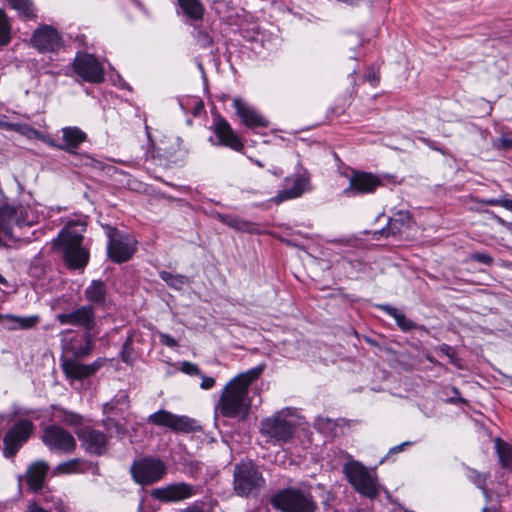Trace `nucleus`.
Segmentation results:
<instances>
[{"mask_svg": "<svg viewBox=\"0 0 512 512\" xmlns=\"http://www.w3.org/2000/svg\"><path fill=\"white\" fill-rule=\"evenodd\" d=\"M31 413L30 410L28 409H25V408H16L13 413H12V417H15V416H27Z\"/></svg>", "mask_w": 512, "mask_h": 512, "instance_id": "54", "label": "nucleus"}, {"mask_svg": "<svg viewBox=\"0 0 512 512\" xmlns=\"http://www.w3.org/2000/svg\"><path fill=\"white\" fill-rule=\"evenodd\" d=\"M159 340L162 345L169 347V348H175L178 346L177 340L175 338H173L171 335L166 334V333H160Z\"/></svg>", "mask_w": 512, "mask_h": 512, "instance_id": "44", "label": "nucleus"}, {"mask_svg": "<svg viewBox=\"0 0 512 512\" xmlns=\"http://www.w3.org/2000/svg\"><path fill=\"white\" fill-rule=\"evenodd\" d=\"M214 133L217 136L218 142L216 143L214 139L210 137L209 141L213 145L227 146L235 151H240L243 148V143L234 133L226 119L220 117L216 120L214 125Z\"/></svg>", "mask_w": 512, "mask_h": 512, "instance_id": "21", "label": "nucleus"}, {"mask_svg": "<svg viewBox=\"0 0 512 512\" xmlns=\"http://www.w3.org/2000/svg\"><path fill=\"white\" fill-rule=\"evenodd\" d=\"M184 512H204L202 508L199 507H191L186 509Z\"/></svg>", "mask_w": 512, "mask_h": 512, "instance_id": "58", "label": "nucleus"}, {"mask_svg": "<svg viewBox=\"0 0 512 512\" xmlns=\"http://www.w3.org/2000/svg\"><path fill=\"white\" fill-rule=\"evenodd\" d=\"M469 479L476 485L477 488L483 490L485 493L487 476L476 470H470Z\"/></svg>", "mask_w": 512, "mask_h": 512, "instance_id": "40", "label": "nucleus"}, {"mask_svg": "<svg viewBox=\"0 0 512 512\" xmlns=\"http://www.w3.org/2000/svg\"><path fill=\"white\" fill-rule=\"evenodd\" d=\"M62 325L78 326L84 329V333H91L96 326V315L93 305H82L67 313L56 316Z\"/></svg>", "mask_w": 512, "mask_h": 512, "instance_id": "18", "label": "nucleus"}, {"mask_svg": "<svg viewBox=\"0 0 512 512\" xmlns=\"http://www.w3.org/2000/svg\"><path fill=\"white\" fill-rule=\"evenodd\" d=\"M0 318L5 321L6 328L10 330L16 328L29 329L34 327L39 322V316L37 315L21 317L7 314L0 316Z\"/></svg>", "mask_w": 512, "mask_h": 512, "instance_id": "27", "label": "nucleus"}, {"mask_svg": "<svg viewBox=\"0 0 512 512\" xmlns=\"http://www.w3.org/2000/svg\"><path fill=\"white\" fill-rule=\"evenodd\" d=\"M202 379L200 387L204 390L211 389L215 385V379L213 377H209L204 375L201 372V375H199Z\"/></svg>", "mask_w": 512, "mask_h": 512, "instance_id": "47", "label": "nucleus"}, {"mask_svg": "<svg viewBox=\"0 0 512 512\" xmlns=\"http://www.w3.org/2000/svg\"><path fill=\"white\" fill-rule=\"evenodd\" d=\"M379 308L389 316L393 317L396 324L403 332H409L416 328V323L408 319L403 313L399 312L397 308L389 304L379 305Z\"/></svg>", "mask_w": 512, "mask_h": 512, "instance_id": "28", "label": "nucleus"}, {"mask_svg": "<svg viewBox=\"0 0 512 512\" xmlns=\"http://www.w3.org/2000/svg\"><path fill=\"white\" fill-rule=\"evenodd\" d=\"M469 259L472 261L484 264L486 266H491L494 262V259L492 256H490L487 253H481V252L471 253L469 256Z\"/></svg>", "mask_w": 512, "mask_h": 512, "instance_id": "41", "label": "nucleus"}, {"mask_svg": "<svg viewBox=\"0 0 512 512\" xmlns=\"http://www.w3.org/2000/svg\"><path fill=\"white\" fill-rule=\"evenodd\" d=\"M1 127H4V128H6L8 130H12V131H16V132H20L22 134H25L27 125L19 124V123L4 122V123H1Z\"/></svg>", "mask_w": 512, "mask_h": 512, "instance_id": "46", "label": "nucleus"}, {"mask_svg": "<svg viewBox=\"0 0 512 512\" xmlns=\"http://www.w3.org/2000/svg\"><path fill=\"white\" fill-rule=\"evenodd\" d=\"M0 284L7 285V280L0 274Z\"/></svg>", "mask_w": 512, "mask_h": 512, "instance_id": "62", "label": "nucleus"}, {"mask_svg": "<svg viewBox=\"0 0 512 512\" xmlns=\"http://www.w3.org/2000/svg\"><path fill=\"white\" fill-rule=\"evenodd\" d=\"M73 68L75 73L89 83H100L104 80V68L93 54L77 53Z\"/></svg>", "mask_w": 512, "mask_h": 512, "instance_id": "16", "label": "nucleus"}, {"mask_svg": "<svg viewBox=\"0 0 512 512\" xmlns=\"http://www.w3.org/2000/svg\"><path fill=\"white\" fill-rule=\"evenodd\" d=\"M401 451H403V447L401 446V444H399V445H396V446L390 448L389 454H395V453H399Z\"/></svg>", "mask_w": 512, "mask_h": 512, "instance_id": "57", "label": "nucleus"}, {"mask_svg": "<svg viewBox=\"0 0 512 512\" xmlns=\"http://www.w3.org/2000/svg\"><path fill=\"white\" fill-rule=\"evenodd\" d=\"M159 277L163 280L169 287L175 290H181L184 285L190 283L189 277L182 274H172L168 271H160Z\"/></svg>", "mask_w": 512, "mask_h": 512, "instance_id": "30", "label": "nucleus"}, {"mask_svg": "<svg viewBox=\"0 0 512 512\" xmlns=\"http://www.w3.org/2000/svg\"><path fill=\"white\" fill-rule=\"evenodd\" d=\"M11 7L18 11L25 19H31L34 15V7L30 0H7Z\"/></svg>", "mask_w": 512, "mask_h": 512, "instance_id": "33", "label": "nucleus"}, {"mask_svg": "<svg viewBox=\"0 0 512 512\" xmlns=\"http://www.w3.org/2000/svg\"><path fill=\"white\" fill-rule=\"evenodd\" d=\"M254 163L258 166V167H264L263 163L259 160H255Z\"/></svg>", "mask_w": 512, "mask_h": 512, "instance_id": "63", "label": "nucleus"}, {"mask_svg": "<svg viewBox=\"0 0 512 512\" xmlns=\"http://www.w3.org/2000/svg\"><path fill=\"white\" fill-rule=\"evenodd\" d=\"M107 255L112 262L120 264L129 261L137 250L136 239L112 226H106Z\"/></svg>", "mask_w": 512, "mask_h": 512, "instance_id": "9", "label": "nucleus"}, {"mask_svg": "<svg viewBox=\"0 0 512 512\" xmlns=\"http://www.w3.org/2000/svg\"><path fill=\"white\" fill-rule=\"evenodd\" d=\"M84 220H70L53 240V246L60 250L65 265L72 270H83L90 258L89 249L84 245Z\"/></svg>", "mask_w": 512, "mask_h": 512, "instance_id": "2", "label": "nucleus"}, {"mask_svg": "<svg viewBox=\"0 0 512 512\" xmlns=\"http://www.w3.org/2000/svg\"><path fill=\"white\" fill-rule=\"evenodd\" d=\"M426 143H428V145L433 148L434 150H437L439 152H441L442 154H444V151L441 149V148H436L432 145V142L431 141H426Z\"/></svg>", "mask_w": 512, "mask_h": 512, "instance_id": "60", "label": "nucleus"}, {"mask_svg": "<svg viewBox=\"0 0 512 512\" xmlns=\"http://www.w3.org/2000/svg\"><path fill=\"white\" fill-rule=\"evenodd\" d=\"M25 135H27L29 138L40 140L41 142L47 144L48 146L57 148V143L49 135H44L40 131L28 125L26 127Z\"/></svg>", "mask_w": 512, "mask_h": 512, "instance_id": "38", "label": "nucleus"}, {"mask_svg": "<svg viewBox=\"0 0 512 512\" xmlns=\"http://www.w3.org/2000/svg\"><path fill=\"white\" fill-rule=\"evenodd\" d=\"M78 438L86 452L102 455L107 450L108 438L105 433L85 427L78 432Z\"/></svg>", "mask_w": 512, "mask_h": 512, "instance_id": "20", "label": "nucleus"}, {"mask_svg": "<svg viewBox=\"0 0 512 512\" xmlns=\"http://www.w3.org/2000/svg\"><path fill=\"white\" fill-rule=\"evenodd\" d=\"M343 473L356 492L369 499L379 495V484L375 472L370 471L361 462L352 460L344 464Z\"/></svg>", "mask_w": 512, "mask_h": 512, "instance_id": "6", "label": "nucleus"}, {"mask_svg": "<svg viewBox=\"0 0 512 512\" xmlns=\"http://www.w3.org/2000/svg\"><path fill=\"white\" fill-rule=\"evenodd\" d=\"M296 410L284 408L263 418L259 424V433L270 445H283L290 442L295 434L298 423L293 419Z\"/></svg>", "mask_w": 512, "mask_h": 512, "instance_id": "4", "label": "nucleus"}, {"mask_svg": "<svg viewBox=\"0 0 512 512\" xmlns=\"http://www.w3.org/2000/svg\"><path fill=\"white\" fill-rule=\"evenodd\" d=\"M62 143H57V149L68 153H76V149L87 140V134L79 127L69 126L62 128Z\"/></svg>", "mask_w": 512, "mask_h": 512, "instance_id": "24", "label": "nucleus"}, {"mask_svg": "<svg viewBox=\"0 0 512 512\" xmlns=\"http://www.w3.org/2000/svg\"><path fill=\"white\" fill-rule=\"evenodd\" d=\"M262 372L263 366H257L230 380L222 391L216 410L223 417L245 420L251 408L248 387Z\"/></svg>", "mask_w": 512, "mask_h": 512, "instance_id": "1", "label": "nucleus"}, {"mask_svg": "<svg viewBox=\"0 0 512 512\" xmlns=\"http://www.w3.org/2000/svg\"><path fill=\"white\" fill-rule=\"evenodd\" d=\"M233 107L243 124L248 128L267 127L269 121L263 117L253 106L247 104L241 98H234Z\"/></svg>", "mask_w": 512, "mask_h": 512, "instance_id": "22", "label": "nucleus"}, {"mask_svg": "<svg viewBox=\"0 0 512 512\" xmlns=\"http://www.w3.org/2000/svg\"><path fill=\"white\" fill-rule=\"evenodd\" d=\"M412 444H413V442L405 441V442L401 443V446L403 447V450H404L406 447H409Z\"/></svg>", "mask_w": 512, "mask_h": 512, "instance_id": "61", "label": "nucleus"}, {"mask_svg": "<svg viewBox=\"0 0 512 512\" xmlns=\"http://www.w3.org/2000/svg\"><path fill=\"white\" fill-rule=\"evenodd\" d=\"M11 41V24L3 10L0 9V46H6Z\"/></svg>", "mask_w": 512, "mask_h": 512, "instance_id": "35", "label": "nucleus"}, {"mask_svg": "<svg viewBox=\"0 0 512 512\" xmlns=\"http://www.w3.org/2000/svg\"><path fill=\"white\" fill-rule=\"evenodd\" d=\"M64 420L71 425H78L81 423L82 417L76 413L69 412L65 414Z\"/></svg>", "mask_w": 512, "mask_h": 512, "instance_id": "49", "label": "nucleus"}, {"mask_svg": "<svg viewBox=\"0 0 512 512\" xmlns=\"http://www.w3.org/2000/svg\"><path fill=\"white\" fill-rule=\"evenodd\" d=\"M137 510H138V512H143V510H144V500L143 499H141Z\"/></svg>", "mask_w": 512, "mask_h": 512, "instance_id": "59", "label": "nucleus"}, {"mask_svg": "<svg viewBox=\"0 0 512 512\" xmlns=\"http://www.w3.org/2000/svg\"><path fill=\"white\" fill-rule=\"evenodd\" d=\"M271 505L282 512H315L318 508L308 487H288L271 497Z\"/></svg>", "mask_w": 512, "mask_h": 512, "instance_id": "5", "label": "nucleus"}, {"mask_svg": "<svg viewBox=\"0 0 512 512\" xmlns=\"http://www.w3.org/2000/svg\"><path fill=\"white\" fill-rule=\"evenodd\" d=\"M196 40H197L198 45L204 49L210 47L213 44L212 37L207 32L202 31V30L197 32Z\"/></svg>", "mask_w": 512, "mask_h": 512, "instance_id": "42", "label": "nucleus"}, {"mask_svg": "<svg viewBox=\"0 0 512 512\" xmlns=\"http://www.w3.org/2000/svg\"><path fill=\"white\" fill-rule=\"evenodd\" d=\"M495 448H496L501 466L506 469H511L512 468V447L508 443H506L498 438L495 442Z\"/></svg>", "mask_w": 512, "mask_h": 512, "instance_id": "31", "label": "nucleus"}, {"mask_svg": "<svg viewBox=\"0 0 512 512\" xmlns=\"http://www.w3.org/2000/svg\"><path fill=\"white\" fill-rule=\"evenodd\" d=\"M475 202L489 206H501L509 211H512V199L505 197L489 199L475 198Z\"/></svg>", "mask_w": 512, "mask_h": 512, "instance_id": "37", "label": "nucleus"}, {"mask_svg": "<svg viewBox=\"0 0 512 512\" xmlns=\"http://www.w3.org/2000/svg\"><path fill=\"white\" fill-rule=\"evenodd\" d=\"M48 470L49 466L45 461L38 460L33 462L26 472V482L29 488L35 492L41 490Z\"/></svg>", "mask_w": 512, "mask_h": 512, "instance_id": "25", "label": "nucleus"}, {"mask_svg": "<svg viewBox=\"0 0 512 512\" xmlns=\"http://www.w3.org/2000/svg\"><path fill=\"white\" fill-rule=\"evenodd\" d=\"M94 342L91 333H83L79 344L69 342L65 349L71 352L73 358L62 360V369L67 378L72 380H82L94 375L103 365V360L98 358L91 364H82L78 359L88 357L93 349Z\"/></svg>", "mask_w": 512, "mask_h": 512, "instance_id": "3", "label": "nucleus"}, {"mask_svg": "<svg viewBox=\"0 0 512 512\" xmlns=\"http://www.w3.org/2000/svg\"><path fill=\"white\" fill-rule=\"evenodd\" d=\"M132 344H133L132 337L128 336L126 338L125 342L123 343V346H122V349H121V353H120L121 360L124 363L130 364L134 360Z\"/></svg>", "mask_w": 512, "mask_h": 512, "instance_id": "39", "label": "nucleus"}, {"mask_svg": "<svg viewBox=\"0 0 512 512\" xmlns=\"http://www.w3.org/2000/svg\"><path fill=\"white\" fill-rule=\"evenodd\" d=\"M264 484L262 473L252 461L241 462L234 466L233 488L237 495L257 496Z\"/></svg>", "mask_w": 512, "mask_h": 512, "instance_id": "7", "label": "nucleus"}, {"mask_svg": "<svg viewBox=\"0 0 512 512\" xmlns=\"http://www.w3.org/2000/svg\"><path fill=\"white\" fill-rule=\"evenodd\" d=\"M438 350H439L442 354H444L445 356H447V357L450 359L451 363H453V364L455 363V359H456V352H455V350H454V348H453V347H451V346H450V345H448V344L443 343V344H441V345L438 347Z\"/></svg>", "mask_w": 512, "mask_h": 512, "instance_id": "45", "label": "nucleus"}, {"mask_svg": "<svg viewBox=\"0 0 512 512\" xmlns=\"http://www.w3.org/2000/svg\"><path fill=\"white\" fill-rule=\"evenodd\" d=\"M412 215L407 210H399L395 212L387 221L392 237L401 235L404 231L411 227Z\"/></svg>", "mask_w": 512, "mask_h": 512, "instance_id": "26", "label": "nucleus"}, {"mask_svg": "<svg viewBox=\"0 0 512 512\" xmlns=\"http://www.w3.org/2000/svg\"><path fill=\"white\" fill-rule=\"evenodd\" d=\"M87 472H91L94 475H99V467L96 463L85 462Z\"/></svg>", "mask_w": 512, "mask_h": 512, "instance_id": "53", "label": "nucleus"}, {"mask_svg": "<svg viewBox=\"0 0 512 512\" xmlns=\"http://www.w3.org/2000/svg\"><path fill=\"white\" fill-rule=\"evenodd\" d=\"M216 218L223 224H226L232 228L238 230H245L247 226V222L241 220L238 217H233L227 214L217 213Z\"/></svg>", "mask_w": 512, "mask_h": 512, "instance_id": "36", "label": "nucleus"}, {"mask_svg": "<svg viewBox=\"0 0 512 512\" xmlns=\"http://www.w3.org/2000/svg\"><path fill=\"white\" fill-rule=\"evenodd\" d=\"M183 13L192 20H200L203 16V7L199 0H178Z\"/></svg>", "mask_w": 512, "mask_h": 512, "instance_id": "29", "label": "nucleus"}, {"mask_svg": "<svg viewBox=\"0 0 512 512\" xmlns=\"http://www.w3.org/2000/svg\"><path fill=\"white\" fill-rule=\"evenodd\" d=\"M85 462V460L80 458H74L69 461L60 463L57 466V471L62 474L87 473Z\"/></svg>", "mask_w": 512, "mask_h": 512, "instance_id": "32", "label": "nucleus"}, {"mask_svg": "<svg viewBox=\"0 0 512 512\" xmlns=\"http://www.w3.org/2000/svg\"><path fill=\"white\" fill-rule=\"evenodd\" d=\"M197 489L188 483L177 482L151 491V496L161 502H179L195 495Z\"/></svg>", "mask_w": 512, "mask_h": 512, "instance_id": "19", "label": "nucleus"}, {"mask_svg": "<svg viewBox=\"0 0 512 512\" xmlns=\"http://www.w3.org/2000/svg\"><path fill=\"white\" fill-rule=\"evenodd\" d=\"M337 422L328 417L318 416L314 421V427L324 435H332L335 432Z\"/></svg>", "mask_w": 512, "mask_h": 512, "instance_id": "34", "label": "nucleus"}, {"mask_svg": "<svg viewBox=\"0 0 512 512\" xmlns=\"http://www.w3.org/2000/svg\"><path fill=\"white\" fill-rule=\"evenodd\" d=\"M130 472L137 484L152 485L166 475L167 465L158 457L147 456L134 461Z\"/></svg>", "mask_w": 512, "mask_h": 512, "instance_id": "10", "label": "nucleus"}, {"mask_svg": "<svg viewBox=\"0 0 512 512\" xmlns=\"http://www.w3.org/2000/svg\"><path fill=\"white\" fill-rule=\"evenodd\" d=\"M24 512H49V511L40 507L36 502H31L28 504V506Z\"/></svg>", "mask_w": 512, "mask_h": 512, "instance_id": "51", "label": "nucleus"}, {"mask_svg": "<svg viewBox=\"0 0 512 512\" xmlns=\"http://www.w3.org/2000/svg\"><path fill=\"white\" fill-rule=\"evenodd\" d=\"M147 422L156 426L168 428L175 433L188 434L202 430V427L197 420L186 415H176L164 409H160L149 415Z\"/></svg>", "mask_w": 512, "mask_h": 512, "instance_id": "11", "label": "nucleus"}, {"mask_svg": "<svg viewBox=\"0 0 512 512\" xmlns=\"http://www.w3.org/2000/svg\"><path fill=\"white\" fill-rule=\"evenodd\" d=\"M367 79H368L369 81H372V80H373V81H375V80H376V76H375V75H373V76H371V77H370V76H368V77H367Z\"/></svg>", "mask_w": 512, "mask_h": 512, "instance_id": "64", "label": "nucleus"}, {"mask_svg": "<svg viewBox=\"0 0 512 512\" xmlns=\"http://www.w3.org/2000/svg\"><path fill=\"white\" fill-rule=\"evenodd\" d=\"M30 43L39 53H57L63 46V38L57 29L44 24L33 31Z\"/></svg>", "mask_w": 512, "mask_h": 512, "instance_id": "15", "label": "nucleus"}, {"mask_svg": "<svg viewBox=\"0 0 512 512\" xmlns=\"http://www.w3.org/2000/svg\"><path fill=\"white\" fill-rule=\"evenodd\" d=\"M285 183L286 187L279 191L278 194L272 199V201L276 204L299 198L304 193L310 192L312 190L311 176L306 169H301V171L286 177Z\"/></svg>", "mask_w": 512, "mask_h": 512, "instance_id": "13", "label": "nucleus"}, {"mask_svg": "<svg viewBox=\"0 0 512 512\" xmlns=\"http://www.w3.org/2000/svg\"><path fill=\"white\" fill-rule=\"evenodd\" d=\"M85 299L88 305H93L94 309L100 308L106 310L110 306L108 299L107 286L102 280H92L84 290Z\"/></svg>", "mask_w": 512, "mask_h": 512, "instance_id": "23", "label": "nucleus"}, {"mask_svg": "<svg viewBox=\"0 0 512 512\" xmlns=\"http://www.w3.org/2000/svg\"><path fill=\"white\" fill-rule=\"evenodd\" d=\"M41 440L52 453L56 454H69L76 448L74 436L58 425L47 426L42 432Z\"/></svg>", "mask_w": 512, "mask_h": 512, "instance_id": "12", "label": "nucleus"}, {"mask_svg": "<svg viewBox=\"0 0 512 512\" xmlns=\"http://www.w3.org/2000/svg\"><path fill=\"white\" fill-rule=\"evenodd\" d=\"M373 239L379 240L381 237L389 238L392 237V234H390L389 226L386 224L383 228L376 230L372 233Z\"/></svg>", "mask_w": 512, "mask_h": 512, "instance_id": "48", "label": "nucleus"}, {"mask_svg": "<svg viewBox=\"0 0 512 512\" xmlns=\"http://www.w3.org/2000/svg\"><path fill=\"white\" fill-rule=\"evenodd\" d=\"M180 370L188 375H201V370L199 369V367L196 364L188 361H184L181 363Z\"/></svg>", "mask_w": 512, "mask_h": 512, "instance_id": "43", "label": "nucleus"}, {"mask_svg": "<svg viewBox=\"0 0 512 512\" xmlns=\"http://www.w3.org/2000/svg\"><path fill=\"white\" fill-rule=\"evenodd\" d=\"M269 172L274 176H281L283 174V171L279 167H273L272 169H269Z\"/></svg>", "mask_w": 512, "mask_h": 512, "instance_id": "56", "label": "nucleus"}, {"mask_svg": "<svg viewBox=\"0 0 512 512\" xmlns=\"http://www.w3.org/2000/svg\"><path fill=\"white\" fill-rule=\"evenodd\" d=\"M485 213L489 214L493 219L496 220V222L498 224H500L501 226H504V227H510L512 226V223H508L506 222L503 218H501L500 216L496 215L493 211H490V210H485L484 211Z\"/></svg>", "mask_w": 512, "mask_h": 512, "instance_id": "50", "label": "nucleus"}, {"mask_svg": "<svg viewBox=\"0 0 512 512\" xmlns=\"http://www.w3.org/2000/svg\"><path fill=\"white\" fill-rule=\"evenodd\" d=\"M34 430V423L28 418H21L15 421L3 434V457L5 459H13L29 441Z\"/></svg>", "mask_w": 512, "mask_h": 512, "instance_id": "8", "label": "nucleus"}, {"mask_svg": "<svg viewBox=\"0 0 512 512\" xmlns=\"http://www.w3.org/2000/svg\"><path fill=\"white\" fill-rule=\"evenodd\" d=\"M25 212L26 210L22 206L5 204L0 207V247L5 246L4 237L13 239L14 225L19 227L30 225V222L26 221L24 217Z\"/></svg>", "mask_w": 512, "mask_h": 512, "instance_id": "17", "label": "nucleus"}, {"mask_svg": "<svg viewBox=\"0 0 512 512\" xmlns=\"http://www.w3.org/2000/svg\"><path fill=\"white\" fill-rule=\"evenodd\" d=\"M106 426H107V428H108V429H109L111 426H113V427L116 429V431H117V433H118L119 435H122V434L124 433V428H123V427H122L118 422H115V421H113V420H111V419H109V420L107 421Z\"/></svg>", "mask_w": 512, "mask_h": 512, "instance_id": "52", "label": "nucleus"}, {"mask_svg": "<svg viewBox=\"0 0 512 512\" xmlns=\"http://www.w3.org/2000/svg\"><path fill=\"white\" fill-rule=\"evenodd\" d=\"M380 186H383V182L378 176L370 172L352 170L349 176V185L342 193L348 198H353L372 194Z\"/></svg>", "mask_w": 512, "mask_h": 512, "instance_id": "14", "label": "nucleus"}, {"mask_svg": "<svg viewBox=\"0 0 512 512\" xmlns=\"http://www.w3.org/2000/svg\"><path fill=\"white\" fill-rule=\"evenodd\" d=\"M501 147L506 150L512 149V138H501Z\"/></svg>", "mask_w": 512, "mask_h": 512, "instance_id": "55", "label": "nucleus"}]
</instances>
